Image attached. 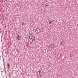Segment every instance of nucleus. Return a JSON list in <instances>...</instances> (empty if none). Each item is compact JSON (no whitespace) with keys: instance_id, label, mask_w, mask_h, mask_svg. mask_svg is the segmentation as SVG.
<instances>
[{"instance_id":"obj_3","label":"nucleus","mask_w":78,"mask_h":78,"mask_svg":"<svg viewBox=\"0 0 78 78\" xmlns=\"http://www.w3.org/2000/svg\"><path fill=\"white\" fill-rule=\"evenodd\" d=\"M37 75L38 76H41L42 75V72L41 71H38L37 73Z\"/></svg>"},{"instance_id":"obj_6","label":"nucleus","mask_w":78,"mask_h":78,"mask_svg":"<svg viewBox=\"0 0 78 78\" xmlns=\"http://www.w3.org/2000/svg\"><path fill=\"white\" fill-rule=\"evenodd\" d=\"M64 41H62L61 42V45H64Z\"/></svg>"},{"instance_id":"obj_10","label":"nucleus","mask_w":78,"mask_h":78,"mask_svg":"<svg viewBox=\"0 0 78 78\" xmlns=\"http://www.w3.org/2000/svg\"><path fill=\"white\" fill-rule=\"evenodd\" d=\"M53 21H50L49 22V24H51V23H52Z\"/></svg>"},{"instance_id":"obj_14","label":"nucleus","mask_w":78,"mask_h":78,"mask_svg":"<svg viewBox=\"0 0 78 78\" xmlns=\"http://www.w3.org/2000/svg\"><path fill=\"white\" fill-rule=\"evenodd\" d=\"M29 58H31V57H29Z\"/></svg>"},{"instance_id":"obj_1","label":"nucleus","mask_w":78,"mask_h":78,"mask_svg":"<svg viewBox=\"0 0 78 78\" xmlns=\"http://www.w3.org/2000/svg\"><path fill=\"white\" fill-rule=\"evenodd\" d=\"M44 4L46 6H48L50 5V3L48 1H45L44 2Z\"/></svg>"},{"instance_id":"obj_11","label":"nucleus","mask_w":78,"mask_h":78,"mask_svg":"<svg viewBox=\"0 0 78 78\" xmlns=\"http://www.w3.org/2000/svg\"><path fill=\"white\" fill-rule=\"evenodd\" d=\"M22 25L23 26V25H25V23L24 22H23L22 23Z\"/></svg>"},{"instance_id":"obj_8","label":"nucleus","mask_w":78,"mask_h":78,"mask_svg":"<svg viewBox=\"0 0 78 78\" xmlns=\"http://www.w3.org/2000/svg\"><path fill=\"white\" fill-rule=\"evenodd\" d=\"M70 57H71V58H72V56H73V54H70Z\"/></svg>"},{"instance_id":"obj_12","label":"nucleus","mask_w":78,"mask_h":78,"mask_svg":"<svg viewBox=\"0 0 78 78\" xmlns=\"http://www.w3.org/2000/svg\"><path fill=\"white\" fill-rule=\"evenodd\" d=\"M49 46L50 48H51V44H50L49 45Z\"/></svg>"},{"instance_id":"obj_2","label":"nucleus","mask_w":78,"mask_h":78,"mask_svg":"<svg viewBox=\"0 0 78 78\" xmlns=\"http://www.w3.org/2000/svg\"><path fill=\"white\" fill-rule=\"evenodd\" d=\"M40 31V29H39V28H37L36 29V30L35 31V32L36 34H39V33Z\"/></svg>"},{"instance_id":"obj_5","label":"nucleus","mask_w":78,"mask_h":78,"mask_svg":"<svg viewBox=\"0 0 78 78\" xmlns=\"http://www.w3.org/2000/svg\"><path fill=\"white\" fill-rule=\"evenodd\" d=\"M32 37H33V36H32V35H31V34H30L29 35V39H32Z\"/></svg>"},{"instance_id":"obj_4","label":"nucleus","mask_w":78,"mask_h":78,"mask_svg":"<svg viewBox=\"0 0 78 78\" xmlns=\"http://www.w3.org/2000/svg\"><path fill=\"white\" fill-rule=\"evenodd\" d=\"M17 37L18 40H20L21 37L20 36V35H18L17 36Z\"/></svg>"},{"instance_id":"obj_7","label":"nucleus","mask_w":78,"mask_h":78,"mask_svg":"<svg viewBox=\"0 0 78 78\" xmlns=\"http://www.w3.org/2000/svg\"><path fill=\"white\" fill-rule=\"evenodd\" d=\"M32 41H34L35 40V37H33L32 38Z\"/></svg>"},{"instance_id":"obj_13","label":"nucleus","mask_w":78,"mask_h":78,"mask_svg":"<svg viewBox=\"0 0 78 78\" xmlns=\"http://www.w3.org/2000/svg\"><path fill=\"white\" fill-rule=\"evenodd\" d=\"M27 45H28V42H27Z\"/></svg>"},{"instance_id":"obj_9","label":"nucleus","mask_w":78,"mask_h":78,"mask_svg":"<svg viewBox=\"0 0 78 78\" xmlns=\"http://www.w3.org/2000/svg\"><path fill=\"white\" fill-rule=\"evenodd\" d=\"M9 63H7V67H8V69H9Z\"/></svg>"}]
</instances>
